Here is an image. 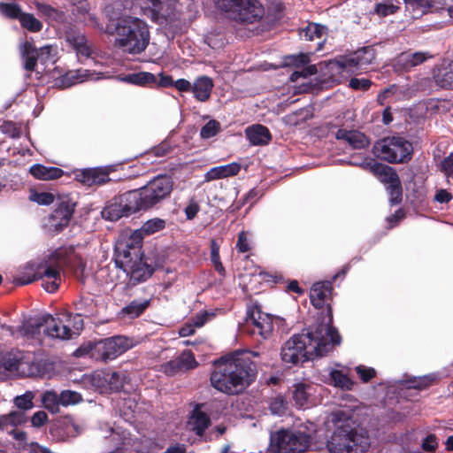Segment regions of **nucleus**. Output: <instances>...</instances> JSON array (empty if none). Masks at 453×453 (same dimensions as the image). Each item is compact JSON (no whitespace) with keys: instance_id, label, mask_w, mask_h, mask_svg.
<instances>
[{"instance_id":"obj_21","label":"nucleus","mask_w":453,"mask_h":453,"mask_svg":"<svg viewBox=\"0 0 453 453\" xmlns=\"http://www.w3.org/2000/svg\"><path fill=\"white\" fill-rule=\"evenodd\" d=\"M75 179L88 186L103 184L110 180L108 171L101 167L88 168L78 171L75 173Z\"/></svg>"},{"instance_id":"obj_40","label":"nucleus","mask_w":453,"mask_h":453,"mask_svg":"<svg viewBox=\"0 0 453 453\" xmlns=\"http://www.w3.org/2000/svg\"><path fill=\"white\" fill-rule=\"evenodd\" d=\"M35 394L32 391H27L21 395H18L14 398L13 402L15 406L21 411H28L34 407L33 400Z\"/></svg>"},{"instance_id":"obj_51","label":"nucleus","mask_w":453,"mask_h":453,"mask_svg":"<svg viewBox=\"0 0 453 453\" xmlns=\"http://www.w3.org/2000/svg\"><path fill=\"white\" fill-rule=\"evenodd\" d=\"M159 370L167 376H173L179 372H182L177 358L162 364Z\"/></svg>"},{"instance_id":"obj_25","label":"nucleus","mask_w":453,"mask_h":453,"mask_svg":"<svg viewBox=\"0 0 453 453\" xmlns=\"http://www.w3.org/2000/svg\"><path fill=\"white\" fill-rule=\"evenodd\" d=\"M336 138L346 141L354 149H363L369 144L367 137L356 130L347 131L345 129H339L336 133Z\"/></svg>"},{"instance_id":"obj_50","label":"nucleus","mask_w":453,"mask_h":453,"mask_svg":"<svg viewBox=\"0 0 453 453\" xmlns=\"http://www.w3.org/2000/svg\"><path fill=\"white\" fill-rule=\"evenodd\" d=\"M29 199L41 205H49L54 202V196L47 192H32L29 196Z\"/></svg>"},{"instance_id":"obj_1","label":"nucleus","mask_w":453,"mask_h":453,"mask_svg":"<svg viewBox=\"0 0 453 453\" xmlns=\"http://www.w3.org/2000/svg\"><path fill=\"white\" fill-rule=\"evenodd\" d=\"M341 336L333 326L332 310L328 306L321 322L309 326L299 334H294L280 349V358L287 365L312 360L327 355L341 343Z\"/></svg>"},{"instance_id":"obj_52","label":"nucleus","mask_w":453,"mask_h":453,"mask_svg":"<svg viewBox=\"0 0 453 453\" xmlns=\"http://www.w3.org/2000/svg\"><path fill=\"white\" fill-rule=\"evenodd\" d=\"M356 372L359 375L361 380L365 383L370 381L376 376L375 369L372 367H366L365 365H358L356 367Z\"/></svg>"},{"instance_id":"obj_45","label":"nucleus","mask_w":453,"mask_h":453,"mask_svg":"<svg viewBox=\"0 0 453 453\" xmlns=\"http://www.w3.org/2000/svg\"><path fill=\"white\" fill-rule=\"evenodd\" d=\"M220 130V125L218 121L211 119L208 121L200 131V136L203 139H209L215 136Z\"/></svg>"},{"instance_id":"obj_32","label":"nucleus","mask_w":453,"mask_h":453,"mask_svg":"<svg viewBox=\"0 0 453 453\" xmlns=\"http://www.w3.org/2000/svg\"><path fill=\"white\" fill-rule=\"evenodd\" d=\"M329 384L342 390H351L355 382L342 371L333 369L329 372Z\"/></svg>"},{"instance_id":"obj_12","label":"nucleus","mask_w":453,"mask_h":453,"mask_svg":"<svg viewBox=\"0 0 453 453\" xmlns=\"http://www.w3.org/2000/svg\"><path fill=\"white\" fill-rule=\"evenodd\" d=\"M246 307V322L253 326L251 333L259 335L263 340H268L272 337L274 321L277 324L284 322L283 319H273L270 314L263 312L260 305L253 300H250Z\"/></svg>"},{"instance_id":"obj_14","label":"nucleus","mask_w":453,"mask_h":453,"mask_svg":"<svg viewBox=\"0 0 453 453\" xmlns=\"http://www.w3.org/2000/svg\"><path fill=\"white\" fill-rule=\"evenodd\" d=\"M376 58L375 50L372 47H364L351 55L339 60L338 65L343 71L353 73L357 70H365Z\"/></svg>"},{"instance_id":"obj_3","label":"nucleus","mask_w":453,"mask_h":453,"mask_svg":"<svg viewBox=\"0 0 453 453\" xmlns=\"http://www.w3.org/2000/svg\"><path fill=\"white\" fill-rule=\"evenodd\" d=\"M82 327L83 320L78 314L62 313L56 318L46 314L24 321L18 332L22 336L35 338L43 330L51 338L69 340L79 335Z\"/></svg>"},{"instance_id":"obj_28","label":"nucleus","mask_w":453,"mask_h":453,"mask_svg":"<svg viewBox=\"0 0 453 453\" xmlns=\"http://www.w3.org/2000/svg\"><path fill=\"white\" fill-rule=\"evenodd\" d=\"M96 376L102 378L112 390H119L127 380L126 373L115 371L101 372Z\"/></svg>"},{"instance_id":"obj_56","label":"nucleus","mask_w":453,"mask_h":453,"mask_svg":"<svg viewBox=\"0 0 453 453\" xmlns=\"http://www.w3.org/2000/svg\"><path fill=\"white\" fill-rule=\"evenodd\" d=\"M316 73H317L316 65H308L306 67H303L301 71H295L291 74L290 80L292 81H297V80L300 77L306 78V77H309V76H311V75L315 74Z\"/></svg>"},{"instance_id":"obj_64","label":"nucleus","mask_w":453,"mask_h":453,"mask_svg":"<svg viewBox=\"0 0 453 453\" xmlns=\"http://www.w3.org/2000/svg\"><path fill=\"white\" fill-rule=\"evenodd\" d=\"M8 416H9V418H11L12 426H13V427L18 425L25 423L27 420L25 413L20 411H12L8 414Z\"/></svg>"},{"instance_id":"obj_8","label":"nucleus","mask_w":453,"mask_h":453,"mask_svg":"<svg viewBox=\"0 0 453 453\" xmlns=\"http://www.w3.org/2000/svg\"><path fill=\"white\" fill-rule=\"evenodd\" d=\"M64 250H57L47 261L38 265L36 272L28 277H19L16 282L19 285H27L35 280H42V287L49 293L58 290L62 277L61 272L66 265L64 257Z\"/></svg>"},{"instance_id":"obj_38","label":"nucleus","mask_w":453,"mask_h":453,"mask_svg":"<svg viewBox=\"0 0 453 453\" xmlns=\"http://www.w3.org/2000/svg\"><path fill=\"white\" fill-rule=\"evenodd\" d=\"M149 301L134 300L122 310V313L128 315L130 318L139 317L148 307Z\"/></svg>"},{"instance_id":"obj_59","label":"nucleus","mask_w":453,"mask_h":453,"mask_svg":"<svg viewBox=\"0 0 453 453\" xmlns=\"http://www.w3.org/2000/svg\"><path fill=\"white\" fill-rule=\"evenodd\" d=\"M48 421V415L43 411H39L34 413L31 418V423L34 427L39 428L45 425Z\"/></svg>"},{"instance_id":"obj_5","label":"nucleus","mask_w":453,"mask_h":453,"mask_svg":"<svg viewBox=\"0 0 453 453\" xmlns=\"http://www.w3.org/2000/svg\"><path fill=\"white\" fill-rule=\"evenodd\" d=\"M257 356L247 349L228 353V395L243 392L255 380L257 369L251 357Z\"/></svg>"},{"instance_id":"obj_60","label":"nucleus","mask_w":453,"mask_h":453,"mask_svg":"<svg viewBox=\"0 0 453 453\" xmlns=\"http://www.w3.org/2000/svg\"><path fill=\"white\" fill-rule=\"evenodd\" d=\"M211 262L213 263L216 270L220 273H224V266L219 262V247L216 246L215 242L211 243Z\"/></svg>"},{"instance_id":"obj_54","label":"nucleus","mask_w":453,"mask_h":453,"mask_svg":"<svg viewBox=\"0 0 453 453\" xmlns=\"http://www.w3.org/2000/svg\"><path fill=\"white\" fill-rule=\"evenodd\" d=\"M226 177V165H220L211 168L205 174V180L210 181Z\"/></svg>"},{"instance_id":"obj_9","label":"nucleus","mask_w":453,"mask_h":453,"mask_svg":"<svg viewBox=\"0 0 453 453\" xmlns=\"http://www.w3.org/2000/svg\"><path fill=\"white\" fill-rule=\"evenodd\" d=\"M132 346L133 342L129 338L118 335L101 340L96 343L88 342L77 349L74 354L78 357L90 355L93 357L106 361L115 359Z\"/></svg>"},{"instance_id":"obj_58","label":"nucleus","mask_w":453,"mask_h":453,"mask_svg":"<svg viewBox=\"0 0 453 453\" xmlns=\"http://www.w3.org/2000/svg\"><path fill=\"white\" fill-rule=\"evenodd\" d=\"M372 85V82L368 79H358V78H352L349 81V87L355 90H367Z\"/></svg>"},{"instance_id":"obj_57","label":"nucleus","mask_w":453,"mask_h":453,"mask_svg":"<svg viewBox=\"0 0 453 453\" xmlns=\"http://www.w3.org/2000/svg\"><path fill=\"white\" fill-rule=\"evenodd\" d=\"M236 248L239 252H247L251 249V242L246 232H241L238 235Z\"/></svg>"},{"instance_id":"obj_49","label":"nucleus","mask_w":453,"mask_h":453,"mask_svg":"<svg viewBox=\"0 0 453 453\" xmlns=\"http://www.w3.org/2000/svg\"><path fill=\"white\" fill-rule=\"evenodd\" d=\"M269 409L273 414L281 415L287 409V403L281 395L271 399Z\"/></svg>"},{"instance_id":"obj_36","label":"nucleus","mask_w":453,"mask_h":453,"mask_svg":"<svg viewBox=\"0 0 453 453\" xmlns=\"http://www.w3.org/2000/svg\"><path fill=\"white\" fill-rule=\"evenodd\" d=\"M42 403L48 411L52 413H57L59 411L60 399L59 395L55 391L49 390L42 394Z\"/></svg>"},{"instance_id":"obj_22","label":"nucleus","mask_w":453,"mask_h":453,"mask_svg":"<svg viewBox=\"0 0 453 453\" xmlns=\"http://www.w3.org/2000/svg\"><path fill=\"white\" fill-rule=\"evenodd\" d=\"M211 384L218 391L226 392V357L223 356L214 361Z\"/></svg>"},{"instance_id":"obj_19","label":"nucleus","mask_w":453,"mask_h":453,"mask_svg":"<svg viewBox=\"0 0 453 453\" xmlns=\"http://www.w3.org/2000/svg\"><path fill=\"white\" fill-rule=\"evenodd\" d=\"M65 41L75 51L79 60L88 59L95 54V48L85 34L81 31L71 29L66 32Z\"/></svg>"},{"instance_id":"obj_63","label":"nucleus","mask_w":453,"mask_h":453,"mask_svg":"<svg viewBox=\"0 0 453 453\" xmlns=\"http://www.w3.org/2000/svg\"><path fill=\"white\" fill-rule=\"evenodd\" d=\"M441 170L448 178L453 179V153L442 161Z\"/></svg>"},{"instance_id":"obj_27","label":"nucleus","mask_w":453,"mask_h":453,"mask_svg":"<svg viewBox=\"0 0 453 453\" xmlns=\"http://www.w3.org/2000/svg\"><path fill=\"white\" fill-rule=\"evenodd\" d=\"M249 141L254 145L267 144L271 134L267 127L261 125H253L246 129Z\"/></svg>"},{"instance_id":"obj_41","label":"nucleus","mask_w":453,"mask_h":453,"mask_svg":"<svg viewBox=\"0 0 453 453\" xmlns=\"http://www.w3.org/2000/svg\"><path fill=\"white\" fill-rule=\"evenodd\" d=\"M22 12L20 6L15 3H0V13L9 19H19Z\"/></svg>"},{"instance_id":"obj_17","label":"nucleus","mask_w":453,"mask_h":453,"mask_svg":"<svg viewBox=\"0 0 453 453\" xmlns=\"http://www.w3.org/2000/svg\"><path fill=\"white\" fill-rule=\"evenodd\" d=\"M127 196L128 192L108 204L102 211L103 218L110 221H116L121 217H127L140 211L137 203L134 204L127 201Z\"/></svg>"},{"instance_id":"obj_20","label":"nucleus","mask_w":453,"mask_h":453,"mask_svg":"<svg viewBox=\"0 0 453 453\" xmlns=\"http://www.w3.org/2000/svg\"><path fill=\"white\" fill-rule=\"evenodd\" d=\"M114 265H106L98 270L96 273V277L102 283L104 284H117L120 276L119 272H122L126 277H129L130 280L133 284L140 283L144 281L145 280H135L132 277V273H129L126 268L119 264H117L116 253L114 254Z\"/></svg>"},{"instance_id":"obj_34","label":"nucleus","mask_w":453,"mask_h":453,"mask_svg":"<svg viewBox=\"0 0 453 453\" xmlns=\"http://www.w3.org/2000/svg\"><path fill=\"white\" fill-rule=\"evenodd\" d=\"M433 6L432 0H406V11L412 18H418L426 12V10Z\"/></svg>"},{"instance_id":"obj_24","label":"nucleus","mask_w":453,"mask_h":453,"mask_svg":"<svg viewBox=\"0 0 453 453\" xmlns=\"http://www.w3.org/2000/svg\"><path fill=\"white\" fill-rule=\"evenodd\" d=\"M434 79L437 85L444 88H453V59L443 62L434 71Z\"/></svg>"},{"instance_id":"obj_61","label":"nucleus","mask_w":453,"mask_h":453,"mask_svg":"<svg viewBox=\"0 0 453 453\" xmlns=\"http://www.w3.org/2000/svg\"><path fill=\"white\" fill-rule=\"evenodd\" d=\"M437 446L438 441L434 434L427 435L422 442V449L426 451H434Z\"/></svg>"},{"instance_id":"obj_10","label":"nucleus","mask_w":453,"mask_h":453,"mask_svg":"<svg viewBox=\"0 0 453 453\" xmlns=\"http://www.w3.org/2000/svg\"><path fill=\"white\" fill-rule=\"evenodd\" d=\"M411 143L403 137H386L373 146V154L389 163H403L411 158Z\"/></svg>"},{"instance_id":"obj_18","label":"nucleus","mask_w":453,"mask_h":453,"mask_svg":"<svg viewBox=\"0 0 453 453\" xmlns=\"http://www.w3.org/2000/svg\"><path fill=\"white\" fill-rule=\"evenodd\" d=\"M372 169L380 176V180L388 185L391 201L398 203L402 197V188L396 172L392 167L382 164H375Z\"/></svg>"},{"instance_id":"obj_35","label":"nucleus","mask_w":453,"mask_h":453,"mask_svg":"<svg viewBox=\"0 0 453 453\" xmlns=\"http://www.w3.org/2000/svg\"><path fill=\"white\" fill-rule=\"evenodd\" d=\"M436 380V376L428 374L421 377H413L406 380L404 384L407 388L423 390L430 387Z\"/></svg>"},{"instance_id":"obj_44","label":"nucleus","mask_w":453,"mask_h":453,"mask_svg":"<svg viewBox=\"0 0 453 453\" xmlns=\"http://www.w3.org/2000/svg\"><path fill=\"white\" fill-rule=\"evenodd\" d=\"M427 58V56L422 52L406 54L402 56V60L406 67H414L422 64Z\"/></svg>"},{"instance_id":"obj_37","label":"nucleus","mask_w":453,"mask_h":453,"mask_svg":"<svg viewBox=\"0 0 453 453\" xmlns=\"http://www.w3.org/2000/svg\"><path fill=\"white\" fill-rule=\"evenodd\" d=\"M19 21L22 27L33 33L39 32L42 28V22L31 13L22 12Z\"/></svg>"},{"instance_id":"obj_47","label":"nucleus","mask_w":453,"mask_h":453,"mask_svg":"<svg viewBox=\"0 0 453 453\" xmlns=\"http://www.w3.org/2000/svg\"><path fill=\"white\" fill-rule=\"evenodd\" d=\"M34 4L35 5L37 11L42 16H45L50 19H57L60 15L59 12L57 9L53 8L52 6L47 4L40 3L39 1L35 0L34 2Z\"/></svg>"},{"instance_id":"obj_2","label":"nucleus","mask_w":453,"mask_h":453,"mask_svg":"<svg viewBox=\"0 0 453 453\" xmlns=\"http://www.w3.org/2000/svg\"><path fill=\"white\" fill-rule=\"evenodd\" d=\"M165 227V221L159 218L147 220L130 233H123L116 242L117 264L124 266L135 280H147L152 269L142 261V242L145 236L154 234Z\"/></svg>"},{"instance_id":"obj_39","label":"nucleus","mask_w":453,"mask_h":453,"mask_svg":"<svg viewBox=\"0 0 453 453\" xmlns=\"http://www.w3.org/2000/svg\"><path fill=\"white\" fill-rule=\"evenodd\" d=\"M177 359L181 372L192 370L198 366V362L196 360L194 354L189 350H184Z\"/></svg>"},{"instance_id":"obj_23","label":"nucleus","mask_w":453,"mask_h":453,"mask_svg":"<svg viewBox=\"0 0 453 453\" xmlns=\"http://www.w3.org/2000/svg\"><path fill=\"white\" fill-rule=\"evenodd\" d=\"M332 284L329 281L317 282L313 284L310 297L311 302L318 309L323 307L326 301L331 296Z\"/></svg>"},{"instance_id":"obj_46","label":"nucleus","mask_w":453,"mask_h":453,"mask_svg":"<svg viewBox=\"0 0 453 453\" xmlns=\"http://www.w3.org/2000/svg\"><path fill=\"white\" fill-rule=\"evenodd\" d=\"M308 387L304 384H298L293 392V398L299 407H303L308 400Z\"/></svg>"},{"instance_id":"obj_43","label":"nucleus","mask_w":453,"mask_h":453,"mask_svg":"<svg viewBox=\"0 0 453 453\" xmlns=\"http://www.w3.org/2000/svg\"><path fill=\"white\" fill-rule=\"evenodd\" d=\"M60 405L69 406L77 404L81 402L82 397L81 395L76 391L73 390H63L59 394Z\"/></svg>"},{"instance_id":"obj_6","label":"nucleus","mask_w":453,"mask_h":453,"mask_svg":"<svg viewBox=\"0 0 453 453\" xmlns=\"http://www.w3.org/2000/svg\"><path fill=\"white\" fill-rule=\"evenodd\" d=\"M369 447L366 433H358L350 420L337 426L326 444L329 453H364Z\"/></svg>"},{"instance_id":"obj_55","label":"nucleus","mask_w":453,"mask_h":453,"mask_svg":"<svg viewBox=\"0 0 453 453\" xmlns=\"http://www.w3.org/2000/svg\"><path fill=\"white\" fill-rule=\"evenodd\" d=\"M398 7L392 3L378 4L375 7V12L381 17L393 14L397 11Z\"/></svg>"},{"instance_id":"obj_29","label":"nucleus","mask_w":453,"mask_h":453,"mask_svg":"<svg viewBox=\"0 0 453 453\" xmlns=\"http://www.w3.org/2000/svg\"><path fill=\"white\" fill-rule=\"evenodd\" d=\"M119 80L134 85L146 86L156 82V76L149 72H138L119 76Z\"/></svg>"},{"instance_id":"obj_26","label":"nucleus","mask_w":453,"mask_h":453,"mask_svg":"<svg viewBox=\"0 0 453 453\" xmlns=\"http://www.w3.org/2000/svg\"><path fill=\"white\" fill-rule=\"evenodd\" d=\"M17 375L22 377L35 376L38 373L37 365L35 363V357L30 352H21Z\"/></svg>"},{"instance_id":"obj_53","label":"nucleus","mask_w":453,"mask_h":453,"mask_svg":"<svg viewBox=\"0 0 453 453\" xmlns=\"http://www.w3.org/2000/svg\"><path fill=\"white\" fill-rule=\"evenodd\" d=\"M326 27L323 26H319L317 24H310L304 33V35L308 37L309 40H313L314 38H321V36L325 34Z\"/></svg>"},{"instance_id":"obj_4","label":"nucleus","mask_w":453,"mask_h":453,"mask_svg":"<svg viewBox=\"0 0 453 453\" xmlns=\"http://www.w3.org/2000/svg\"><path fill=\"white\" fill-rule=\"evenodd\" d=\"M105 34H116L115 44L130 54L144 51L150 39L148 25L130 16L119 19L116 24L110 19L105 27Z\"/></svg>"},{"instance_id":"obj_42","label":"nucleus","mask_w":453,"mask_h":453,"mask_svg":"<svg viewBox=\"0 0 453 453\" xmlns=\"http://www.w3.org/2000/svg\"><path fill=\"white\" fill-rule=\"evenodd\" d=\"M21 352L17 350L15 352H11L3 361L4 368L12 373H16L18 372L19 363L20 360Z\"/></svg>"},{"instance_id":"obj_30","label":"nucleus","mask_w":453,"mask_h":453,"mask_svg":"<svg viewBox=\"0 0 453 453\" xmlns=\"http://www.w3.org/2000/svg\"><path fill=\"white\" fill-rule=\"evenodd\" d=\"M188 424L191 430L201 435L208 427L210 418L204 412L196 408L190 416Z\"/></svg>"},{"instance_id":"obj_16","label":"nucleus","mask_w":453,"mask_h":453,"mask_svg":"<svg viewBox=\"0 0 453 453\" xmlns=\"http://www.w3.org/2000/svg\"><path fill=\"white\" fill-rule=\"evenodd\" d=\"M25 68L32 71L40 63L46 65L48 63H53L55 59L56 50L51 45H45L39 49H32L31 45L26 43L24 45Z\"/></svg>"},{"instance_id":"obj_62","label":"nucleus","mask_w":453,"mask_h":453,"mask_svg":"<svg viewBox=\"0 0 453 453\" xmlns=\"http://www.w3.org/2000/svg\"><path fill=\"white\" fill-rule=\"evenodd\" d=\"M288 58H289V64H292L296 66L304 65L310 62V56H309V54H306V53H300L298 55H293V56H290Z\"/></svg>"},{"instance_id":"obj_31","label":"nucleus","mask_w":453,"mask_h":453,"mask_svg":"<svg viewBox=\"0 0 453 453\" xmlns=\"http://www.w3.org/2000/svg\"><path fill=\"white\" fill-rule=\"evenodd\" d=\"M30 173L39 180H55L62 176L63 171L58 167H46L42 165H35L30 168Z\"/></svg>"},{"instance_id":"obj_15","label":"nucleus","mask_w":453,"mask_h":453,"mask_svg":"<svg viewBox=\"0 0 453 453\" xmlns=\"http://www.w3.org/2000/svg\"><path fill=\"white\" fill-rule=\"evenodd\" d=\"M73 211L74 203L70 199L61 200L56 204L53 212L49 216L46 226L50 231H62L68 225Z\"/></svg>"},{"instance_id":"obj_33","label":"nucleus","mask_w":453,"mask_h":453,"mask_svg":"<svg viewBox=\"0 0 453 453\" xmlns=\"http://www.w3.org/2000/svg\"><path fill=\"white\" fill-rule=\"evenodd\" d=\"M92 74L88 73L87 70H78L68 72L64 75L60 81L61 86L70 87L79 82H82L87 79H99V77H90Z\"/></svg>"},{"instance_id":"obj_13","label":"nucleus","mask_w":453,"mask_h":453,"mask_svg":"<svg viewBox=\"0 0 453 453\" xmlns=\"http://www.w3.org/2000/svg\"><path fill=\"white\" fill-rule=\"evenodd\" d=\"M265 15L260 0H228V19L241 23H255Z\"/></svg>"},{"instance_id":"obj_48","label":"nucleus","mask_w":453,"mask_h":453,"mask_svg":"<svg viewBox=\"0 0 453 453\" xmlns=\"http://www.w3.org/2000/svg\"><path fill=\"white\" fill-rule=\"evenodd\" d=\"M213 87V82H212V80L211 78H209L208 76H199L197 77L195 81L193 82V87H192V93H196V92H199V91H203V90H207V89H210V88H212Z\"/></svg>"},{"instance_id":"obj_7","label":"nucleus","mask_w":453,"mask_h":453,"mask_svg":"<svg viewBox=\"0 0 453 453\" xmlns=\"http://www.w3.org/2000/svg\"><path fill=\"white\" fill-rule=\"evenodd\" d=\"M173 188L171 176L158 175L138 190L128 192L127 201L137 203L140 210H146L167 198Z\"/></svg>"},{"instance_id":"obj_11","label":"nucleus","mask_w":453,"mask_h":453,"mask_svg":"<svg viewBox=\"0 0 453 453\" xmlns=\"http://www.w3.org/2000/svg\"><path fill=\"white\" fill-rule=\"evenodd\" d=\"M311 443V437L302 432L280 430L271 434L270 447L274 453H303Z\"/></svg>"}]
</instances>
